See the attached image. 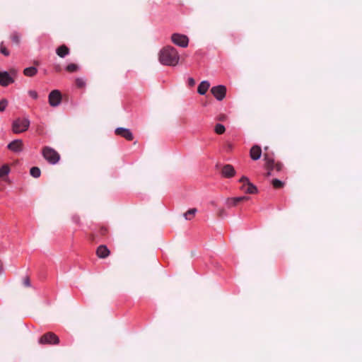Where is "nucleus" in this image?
Returning a JSON list of instances; mask_svg holds the SVG:
<instances>
[{
  "label": "nucleus",
  "mask_w": 362,
  "mask_h": 362,
  "mask_svg": "<svg viewBox=\"0 0 362 362\" xmlns=\"http://www.w3.org/2000/svg\"><path fill=\"white\" fill-rule=\"evenodd\" d=\"M49 104L52 107H57L62 102V94L59 90L51 91L48 96Z\"/></svg>",
  "instance_id": "nucleus-8"
},
{
  "label": "nucleus",
  "mask_w": 362,
  "mask_h": 362,
  "mask_svg": "<svg viewBox=\"0 0 362 362\" xmlns=\"http://www.w3.org/2000/svg\"><path fill=\"white\" fill-rule=\"evenodd\" d=\"M11 172V168L8 164H4L0 167V179L7 182L8 181V175Z\"/></svg>",
  "instance_id": "nucleus-13"
},
{
  "label": "nucleus",
  "mask_w": 362,
  "mask_h": 362,
  "mask_svg": "<svg viewBox=\"0 0 362 362\" xmlns=\"http://www.w3.org/2000/svg\"><path fill=\"white\" fill-rule=\"evenodd\" d=\"M197 212V209H195V208L190 209L187 212H185L184 214V215H183L184 218H185V220L190 221L195 216Z\"/></svg>",
  "instance_id": "nucleus-19"
},
{
  "label": "nucleus",
  "mask_w": 362,
  "mask_h": 362,
  "mask_svg": "<svg viewBox=\"0 0 362 362\" xmlns=\"http://www.w3.org/2000/svg\"><path fill=\"white\" fill-rule=\"evenodd\" d=\"M28 95L33 99L36 100L38 98V94L35 90H30L28 92Z\"/></svg>",
  "instance_id": "nucleus-28"
},
{
  "label": "nucleus",
  "mask_w": 362,
  "mask_h": 362,
  "mask_svg": "<svg viewBox=\"0 0 362 362\" xmlns=\"http://www.w3.org/2000/svg\"><path fill=\"white\" fill-rule=\"evenodd\" d=\"M237 198V200H238V202H243V201H247L249 199V197H246V196H241V197H236Z\"/></svg>",
  "instance_id": "nucleus-32"
},
{
  "label": "nucleus",
  "mask_w": 362,
  "mask_h": 362,
  "mask_svg": "<svg viewBox=\"0 0 362 362\" xmlns=\"http://www.w3.org/2000/svg\"><path fill=\"white\" fill-rule=\"evenodd\" d=\"M188 83H189V85L190 86H194V84H195V81H194V78H188Z\"/></svg>",
  "instance_id": "nucleus-33"
},
{
  "label": "nucleus",
  "mask_w": 362,
  "mask_h": 362,
  "mask_svg": "<svg viewBox=\"0 0 362 362\" xmlns=\"http://www.w3.org/2000/svg\"><path fill=\"white\" fill-rule=\"evenodd\" d=\"M98 249L102 250V249H107V247L104 245H100L98 246Z\"/></svg>",
  "instance_id": "nucleus-34"
},
{
  "label": "nucleus",
  "mask_w": 362,
  "mask_h": 362,
  "mask_svg": "<svg viewBox=\"0 0 362 362\" xmlns=\"http://www.w3.org/2000/svg\"><path fill=\"white\" fill-rule=\"evenodd\" d=\"M211 92L218 100H222L226 97V88L224 86L219 85L213 87Z\"/></svg>",
  "instance_id": "nucleus-10"
},
{
  "label": "nucleus",
  "mask_w": 362,
  "mask_h": 362,
  "mask_svg": "<svg viewBox=\"0 0 362 362\" xmlns=\"http://www.w3.org/2000/svg\"><path fill=\"white\" fill-rule=\"evenodd\" d=\"M7 148L14 153H20L23 149V143L21 139H16L7 146Z\"/></svg>",
  "instance_id": "nucleus-11"
},
{
  "label": "nucleus",
  "mask_w": 362,
  "mask_h": 362,
  "mask_svg": "<svg viewBox=\"0 0 362 362\" xmlns=\"http://www.w3.org/2000/svg\"><path fill=\"white\" fill-rule=\"evenodd\" d=\"M238 204L236 197H230L228 198L226 201V205L228 207H233L235 206Z\"/></svg>",
  "instance_id": "nucleus-20"
},
{
  "label": "nucleus",
  "mask_w": 362,
  "mask_h": 362,
  "mask_svg": "<svg viewBox=\"0 0 362 362\" xmlns=\"http://www.w3.org/2000/svg\"><path fill=\"white\" fill-rule=\"evenodd\" d=\"M110 254V250H96V255L99 258H106Z\"/></svg>",
  "instance_id": "nucleus-22"
},
{
  "label": "nucleus",
  "mask_w": 362,
  "mask_h": 362,
  "mask_svg": "<svg viewBox=\"0 0 362 362\" xmlns=\"http://www.w3.org/2000/svg\"><path fill=\"white\" fill-rule=\"evenodd\" d=\"M11 38L17 44L20 42V35L18 33H13Z\"/></svg>",
  "instance_id": "nucleus-30"
},
{
  "label": "nucleus",
  "mask_w": 362,
  "mask_h": 362,
  "mask_svg": "<svg viewBox=\"0 0 362 362\" xmlns=\"http://www.w3.org/2000/svg\"><path fill=\"white\" fill-rule=\"evenodd\" d=\"M76 84L78 88H84L86 85V80L83 78H77L76 79Z\"/></svg>",
  "instance_id": "nucleus-25"
},
{
  "label": "nucleus",
  "mask_w": 362,
  "mask_h": 362,
  "mask_svg": "<svg viewBox=\"0 0 362 362\" xmlns=\"http://www.w3.org/2000/svg\"><path fill=\"white\" fill-rule=\"evenodd\" d=\"M37 69L34 66H30V67L25 68L23 70L24 75H25L26 76H29V77L34 76L35 75L37 74Z\"/></svg>",
  "instance_id": "nucleus-18"
},
{
  "label": "nucleus",
  "mask_w": 362,
  "mask_h": 362,
  "mask_svg": "<svg viewBox=\"0 0 362 362\" xmlns=\"http://www.w3.org/2000/svg\"><path fill=\"white\" fill-rule=\"evenodd\" d=\"M57 54L62 58L69 54V49L66 45H62L56 49Z\"/></svg>",
  "instance_id": "nucleus-17"
},
{
  "label": "nucleus",
  "mask_w": 362,
  "mask_h": 362,
  "mask_svg": "<svg viewBox=\"0 0 362 362\" xmlns=\"http://www.w3.org/2000/svg\"><path fill=\"white\" fill-rule=\"evenodd\" d=\"M265 165L266 168L269 170L267 173V176L272 175V171L273 170H276V171H280L282 169V165L279 163H275L274 159L268 155L264 156Z\"/></svg>",
  "instance_id": "nucleus-7"
},
{
  "label": "nucleus",
  "mask_w": 362,
  "mask_h": 362,
  "mask_svg": "<svg viewBox=\"0 0 362 362\" xmlns=\"http://www.w3.org/2000/svg\"><path fill=\"white\" fill-rule=\"evenodd\" d=\"M250 158L254 160H257L260 158L262 156V149L259 146H253L250 151Z\"/></svg>",
  "instance_id": "nucleus-14"
},
{
  "label": "nucleus",
  "mask_w": 362,
  "mask_h": 362,
  "mask_svg": "<svg viewBox=\"0 0 362 362\" xmlns=\"http://www.w3.org/2000/svg\"><path fill=\"white\" fill-rule=\"evenodd\" d=\"M38 342L42 345H56L59 343V339L54 332H49L42 335Z\"/></svg>",
  "instance_id": "nucleus-5"
},
{
  "label": "nucleus",
  "mask_w": 362,
  "mask_h": 362,
  "mask_svg": "<svg viewBox=\"0 0 362 362\" xmlns=\"http://www.w3.org/2000/svg\"><path fill=\"white\" fill-rule=\"evenodd\" d=\"M16 76L17 71L15 69H11L9 71L0 70V86L7 87L13 83Z\"/></svg>",
  "instance_id": "nucleus-2"
},
{
  "label": "nucleus",
  "mask_w": 362,
  "mask_h": 362,
  "mask_svg": "<svg viewBox=\"0 0 362 362\" xmlns=\"http://www.w3.org/2000/svg\"><path fill=\"white\" fill-rule=\"evenodd\" d=\"M272 184L274 188H281L284 186V182L278 179H274Z\"/></svg>",
  "instance_id": "nucleus-26"
},
{
  "label": "nucleus",
  "mask_w": 362,
  "mask_h": 362,
  "mask_svg": "<svg viewBox=\"0 0 362 362\" xmlns=\"http://www.w3.org/2000/svg\"><path fill=\"white\" fill-rule=\"evenodd\" d=\"M210 87V83L207 81H203L198 86L197 92L200 95H204Z\"/></svg>",
  "instance_id": "nucleus-16"
},
{
  "label": "nucleus",
  "mask_w": 362,
  "mask_h": 362,
  "mask_svg": "<svg viewBox=\"0 0 362 362\" xmlns=\"http://www.w3.org/2000/svg\"><path fill=\"white\" fill-rule=\"evenodd\" d=\"M115 133L117 135L125 138L128 141H132L133 139V134L129 129L118 127L115 129Z\"/></svg>",
  "instance_id": "nucleus-12"
},
{
  "label": "nucleus",
  "mask_w": 362,
  "mask_h": 362,
  "mask_svg": "<svg viewBox=\"0 0 362 362\" xmlns=\"http://www.w3.org/2000/svg\"><path fill=\"white\" fill-rule=\"evenodd\" d=\"M224 119H225V117H221L219 118V119H221V120H223Z\"/></svg>",
  "instance_id": "nucleus-36"
},
{
  "label": "nucleus",
  "mask_w": 362,
  "mask_h": 362,
  "mask_svg": "<svg viewBox=\"0 0 362 362\" xmlns=\"http://www.w3.org/2000/svg\"><path fill=\"white\" fill-rule=\"evenodd\" d=\"M194 256V253L192 252H191L189 257H193Z\"/></svg>",
  "instance_id": "nucleus-35"
},
{
  "label": "nucleus",
  "mask_w": 362,
  "mask_h": 362,
  "mask_svg": "<svg viewBox=\"0 0 362 362\" xmlns=\"http://www.w3.org/2000/svg\"><path fill=\"white\" fill-rule=\"evenodd\" d=\"M78 69V66L75 64H69L66 66V70L71 73L76 72Z\"/></svg>",
  "instance_id": "nucleus-23"
},
{
  "label": "nucleus",
  "mask_w": 362,
  "mask_h": 362,
  "mask_svg": "<svg viewBox=\"0 0 362 362\" xmlns=\"http://www.w3.org/2000/svg\"><path fill=\"white\" fill-rule=\"evenodd\" d=\"M239 182L242 183L240 190L246 194H256L257 192L256 186L250 182L248 177L243 176Z\"/></svg>",
  "instance_id": "nucleus-6"
},
{
  "label": "nucleus",
  "mask_w": 362,
  "mask_h": 362,
  "mask_svg": "<svg viewBox=\"0 0 362 362\" xmlns=\"http://www.w3.org/2000/svg\"><path fill=\"white\" fill-rule=\"evenodd\" d=\"M173 42L180 47H186L189 43L188 37L185 35L175 33L171 37Z\"/></svg>",
  "instance_id": "nucleus-9"
},
{
  "label": "nucleus",
  "mask_w": 362,
  "mask_h": 362,
  "mask_svg": "<svg viewBox=\"0 0 362 362\" xmlns=\"http://www.w3.org/2000/svg\"><path fill=\"white\" fill-rule=\"evenodd\" d=\"M222 175L225 177H232L235 175V170L231 165H226L222 168Z\"/></svg>",
  "instance_id": "nucleus-15"
},
{
  "label": "nucleus",
  "mask_w": 362,
  "mask_h": 362,
  "mask_svg": "<svg viewBox=\"0 0 362 362\" xmlns=\"http://www.w3.org/2000/svg\"><path fill=\"white\" fill-rule=\"evenodd\" d=\"M23 284L26 287L30 286V279H29L28 276H25L24 277V279L23 280Z\"/></svg>",
  "instance_id": "nucleus-31"
},
{
  "label": "nucleus",
  "mask_w": 362,
  "mask_h": 362,
  "mask_svg": "<svg viewBox=\"0 0 362 362\" xmlns=\"http://www.w3.org/2000/svg\"><path fill=\"white\" fill-rule=\"evenodd\" d=\"M1 53L3 54L5 56L9 55V52L7 50V49L3 45V43L1 44V48H0Z\"/></svg>",
  "instance_id": "nucleus-29"
},
{
  "label": "nucleus",
  "mask_w": 362,
  "mask_h": 362,
  "mask_svg": "<svg viewBox=\"0 0 362 362\" xmlns=\"http://www.w3.org/2000/svg\"><path fill=\"white\" fill-rule=\"evenodd\" d=\"M30 173L33 177L37 178L40 176L41 171L39 168L33 167L30 170Z\"/></svg>",
  "instance_id": "nucleus-21"
},
{
  "label": "nucleus",
  "mask_w": 362,
  "mask_h": 362,
  "mask_svg": "<svg viewBox=\"0 0 362 362\" xmlns=\"http://www.w3.org/2000/svg\"><path fill=\"white\" fill-rule=\"evenodd\" d=\"M42 156L51 164H56L60 158L59 153L54 149L48 146L42 149Z\"/></svg>",
  "instance_id": "nucleus-4"
},
{
  "label": "nucleus",
  "mask_w": 362,
  "mask_h": 362,
  "mask_svg": "<svg viewBox=\"0 0 362 362\" xmlns=\"http://www.w3.org/2000/svg\"><path fill=\"white\" fill-rule=\"evenodd\" d=\"M30 126V120L28 118H18L13 122L12 129L15 134L25 132Z\"/></svg>",
  "instance_id": "nucleus-3"
},
{
  "label": "nucleus",
  "mask_w": 362,
  "mask_h": 362,
  "mask_svg": "<svg viewBox=\"0 0 362 362\" xmlns=\"http://www.w3.org/2000/svg\"><path fill=\"white\" fill-rule=\"evenodd\" d=\"M215 132L218 134H222L224 133L226 129L223 124H217L214 129Z\"/></svg>",
  "instance_id": "nucleus-24"
},
{
  "label": "nucleus",
  "mask_w": 362,
  "mask_h": 362,
  "mask_svg": "<svg viewBox=\"0 0 362 362\" xmlns=\"http://www.w3.org/2000/svg\"><path fill=\"white\" fill-rule=\"evenodd\" d=\"M159 61L165 66H176L179 63L180 56L174 47H166L160 51Z\"/></svg>",
  "instance_id": "nucleus-1"
},
{
  "label": "nucleus",
  "mask_w": 362,
  "mask_h": 362,
  "mask_svg": "<svg viewBox=\"0 0 362 362\" xmlns=\"http://www.w3.org/2000/svg\"><path fill=\"white\" fill-rule=\"evenodd\" d=\"M8 102L6 99H1L0 100V112H4L7 107Z\"/></svg>",
  "instance_id": "nucleus-27"
}]
</instances>
